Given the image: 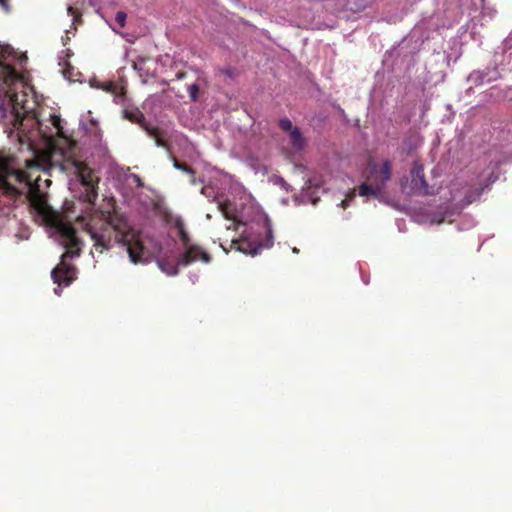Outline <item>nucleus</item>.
<instances>
[{"label": "nucleus", "mask_w": 512, "mask_h": 512, "mask_svg": "<svg viewBox=\"0 0 512 512\" xmlns=\"http://www.w3.org/2000/svg\"><path fill=\"white\" fill-rule=\"evenodd\" d=\"M16 236L19 237L21 240H28L30 237V234L28 231H24L23 233L18 234Z\"/></svg>", "instance_id": "nucleus-21"}, {"label": "nucleus", "mask_w": 512, "mask_h": 512, "mask_svg": "<svg viewBox=\"0 0 512 512\" xmlns=\"http://www.w3.org/2000/svg\"><path fill=\"white\" fill-rule=\"evenodd\" d=\"M97 88H100V89H103L107 92H111L113 93L114 92V89H115V86L112 82H107V83H104V84H101V85H97Z\"/></svg>", "instance_id": "nucleus-17"}, {"label": "nucleus", "mask_w": 512, "mask_h": 512, "mask_svg": "<svg viewBox=\"0 0 512 512\" xmlns=\"http://www.w3.org/2000/svg\"><path fill=\"white\" fill-rule=\"evenodd\" d=\"M25 162H26L29 166H31V167L35 166V167H37V168H41V169H43V170H46V168H44V167H42V166H41V164H40V161H39V160H36V161L30 162V163H29L27 160H25Z\"/></svg>", "instance_id": "nucleus-20"}, {"label": "nucleus", "mask_w": 512, "mask_h": 512, "mask_svg": "<svg viewBox=\"0 0 512 512\" xmlns=\"http://www.w3.org/2000/svg\"><path fill=\"white\" fill-rule=\"evenodd\" d=\"M176 76L178 79H182L184 77V75L182 73H178Z\"/></svg>", "instance_id": "nucleus-26"}, {"label": "nucleus", "mask_w": 512, "mask_h": 512, "mask_svg": "<svg viewBox=\"0 0 512 512\" xmlns=\"http://www.w3.org/2000/svg\"><path fill=\"white\" fill-rule=\"evenodd\" d=\"M31 186L30 175L20 169L17 158L11 154L0 153V226L12 210L16 196L21 193L16 184Z\"/></svg>", "instance_id": "nucleus-3"}, {"label": "nucleus", "mask_w": 512, "mask_h": 512, "mask_svg": "<svg viewBox=\"0 0 512 512\" xmlns=\"http://www.w3.org/2000/svg\"><path fill=\"white\" fill-rule=\"evenodd\" d=\"M432 20H433V19L431 18V19H430L429 21H427V22H426V21H421L420 23H418V24L414 27V29H413L414 33H417V32H419V31H421V30L426 26V24H427V25H430V22H431Z\"/></svg>", "instance_id": "nucleus-18"}, {"label": "nucleus", "mask_w": 512, "mask_h": 512, "mask_svg": "<svg viewBox=\"0 0 512 512\" xmlns=\"http://www.w3.org/2000/svg\"><path fill=\"white\" fill-rule=\"evenodd\" d=\"M187 91L189 93L191 100L196 101L198 97L199 86L195 83L191 84L188 86Z\"/></svg>", "instance_id": "nucleus-14"}, {"label": "nucleus", "mask_w": 512, "mask_h": 512, "mask_svg": "<svg viewBox=\"0 0 512 512\" xmlns=\"http://www.w3.org/2000/svg\"><path fill=\"white\" fill-rule=\"evenodd\" d=\"M486 76H487V74L485 72L480 71V70H475L468 75L467 81L471 82L475 86H480V85L484 84L485 82L490 81V80H486Z\"/></svg>", "instance_id": "nucleus-11"}, {"label": "nucleus", "mask_w": 512, "mask_h": 512, "mask_svg": "<svg viewBox=\"0 0 512 512\" xmlns=\"http://www.w3.org/2000/svg\"><path fill=\"white\" fill-rule=\"evenodd\" d=\"M15 53L9 45L0 46V122L26 136L28 141L42 140L47 153L48 169L58 168L80 184L84 192L79 196L87 202V207H93L97 197L91 170L81 161L74 158L72 142L62 126V119L56 114H50L47 123L39 119L34 108L30 105L28 95L22 91L23 83L12 67Z\"/></svg>", "instance_id": "nucleus-1"}, {"label": "nucleus", "mask_w": 512, "mask_h": 512, "mask_svg": "<svg viewBox=\"0 0 512 512\" xmlns=\"http://www.w3.org/2000/svg\"><path fill=\"white\" fill-rule=\"evenodd\" d=\"M9 2L10 0H0V6L6 13L11 11Z\"/></svg>", "instance_id": "nucleus-19"}, {"label": "nucleus", "mask_w": 512, "mask_h": 512, "mask_svg": "<svg viewBox=\"0 0 512 512\" xmlns=\"http://www.w3.org/2000/svg\"><path fill=\"white\" fill-rule=\"evenodd\" d=\"M189 278L191 282L194 284L198 281V275L197 274H189Z\"/></svg>", "instance_id": "nucleus-23"}, {"label": "nucleus", "mask_w": 512, "mask_h": 512, "mask_svg": "<svg viewBox=\"0 0 512 512\" xmlns=\"http://www.w3.org/2000/svg\"><path fill=\"white\" fill-rule=\"evenodd\" d=\"M282 187H284L285 189H288V184L284 181L283 178H279L278 181H277Z\"/></svg>", "instance_id": "nucleus-22"}, {"label": "nucleus", "mask_w": 512, "mask_h": 512, "mask_svg": "<svg viewBox=\"0 0 512 512\" xmlns=\"http://www.w3.org/2000/svg\"><path fill=\"white\" fill-rule=\"evenodd\" d=\"M443 221V217L439 218L438 220H432V223H441Z\"/></svg>", "instance_id": "nucleus-25"}, {"label": "nucleus", "mask_w": 512, "mask_h": 512, "mask_svg": "<svg viewBox=\"0 0 512 512\" xmlns=\"http://www.w3.org/2000/svg\"><path fill=\"white\" fill-rule=\"evenodd\" d=\"M201 193L213 201H217L218 208L225 218L245 227L241 237L232 241V247L237 251L256 256L261 250L273 246L274 236L268 215L252 203L244 191L231 194L224 201L218 199L210 186H204Z\"/></svg>", "instance_id": "nucleus-2"}, {"label": "nucleus", "mask_w": 512, "mask_h": 512, "mask_svg": "<svg viewBox=\"0 0 512 512\" xmlns=\"http://www.w3.org/2000/svg\"><path fill=\"white\" fill-rule=\"evenodd\" d=\"M288 135L291 145L295 150L300 151L304 149L306 142L298 127L293 129L290 133H288Z\"/></svg>", "instance_id": "nucleus-9"}, {"label": "nucleus", "mask_w": 512, "mask_h": 512, "mask_svg": "<svg viewBox=\"0 0 512 512\" xmlns=\"http://www.w3.org/2000/svg\"><path fill=\"white\" fill-rule=\"evenodd\" d=\"M174 167L178 170H182L188 174H193V170L191 167L185 165V164H182L180 162H178L176 159H174Z\"/></svg>", "instance_id": "nucleus-16"}, {"label": "nucleus", "mask_w": 512, "mask_h": 512, "mask_svg": "<svg viewBox=\"0 0 512 512\" xmlns=\"http://www.w3.org/2000/svg\"><path fill=\"white\" fill-rule=\"evenodd\" d=\"M411 185L409 193L414 195H430L431 188L425 180L424 168L419 163H414L411 169Z\"/></svg>", "instance_id": "nucleus-6"}, {"label": "nucleus", "mask_w": 512, "mask_h": 512, "mask_svg": "<svg viewBox=\"0 0 512 512\" xmlns=\"http://www.w3.org/2000/svg\"><path fill=\"white\" fill-rule=\"evenodd\" d=\"M126 183L133 187L142 188L144 186L141 178L137 174H129L126 176Z\"/></svg>", "instance_id": "nucleus-12"}, {"label": "nucleus", "mask_w": 512, "mask_h": 512, "mask_svg": "<svg viewBox=\"0 0 512 512\" xmlns=\"http://www.w3.org/2000/svg\"><path fill=\"white\" fill-rule=\"evenodd\" d=\"M79 125L88 135L97 139L100 137V128L98 121L91 117V111H87L85 115H82Z\"/></svg>", "instance_id": "nucleus-7"}, {"label": "nucleus", "mask_w": 512, "mask_h": 512, "mask_svg": "<svg viewBox=\"0 0 512 512\" xmlns=\"http://www.w3.org/2000/svg\"><path fill=\"white\" fill-rule=\"evenodd\" d=\"M370 168V183H363L359 186V195L362 197L372 196L379 200L384 198V190L391 180V163L385 160L381 165L371 162Z\"/></svg>", "instance_id": "nucleus-5"}, {"label": "nucleus", "mask_w": 512, "mask_h": 512, "mask_svg": "<svg viewBox=\"0 0 512 512\" xmlns=\"http://www.w3.org/2000/svg\"><path fill=\"white\" fill-rule=\"evenodd\" d=\"M318 187H312L310 184L302 188L301 193L294 198L296 204H315L318 199Z\"/></svg>", "instance_id": "nucleus-8"}, {"label": "nucleus", "mask_w": 512, "mask_h": 512, "mask_svg": "<svg viewBox=\"0 0 512 512\" xmlns=\"http://www.w3.org/2000/svg\"><path fill=\"white\" fill-rule=\"evenodd\" d=\"M279 125L287 133H290L293 129L296 128L288 118L280 119Z\"/></svg>", "instance_id": "nucleus-13"}, {"label": "nucleus", "mask_w": 512, "mask_h": 512, "mask_svg": "<svg viewBox=\"0 0 512 512\" xmlns=\"http://www.w3.org/2000/svg\"><path fill=\"white\" fill-rule=\"evenodd\" d=\"M51 229L53 235L64 247L76 248V250H67L63 253L60 264L51 271V278L53 282L58 284V286L54 288V293L57 296H60L62 293L60 285L63 283L65 286H68L76 279V268L73 265L66 263L64 259L66 257L72 258L79 256L80 249L78 248V245L80 240L77 237L76 230L69 222L54 219L51 221Z\"/></svg>", "instance_id": "nucleus-4"}, {"label": "nucleus", "mask_w": 512, "mask_h": 512, "mask_svg": "<svg viewBox=\"0 0 512 512\" xmlns=\"http://www.w3.org/2000/svg\"><path fill=\"white\" fill-rule=\"evenodd\" d=\"M468 221H469V223H470V226H474V225H475V223H474V220H473V219H469Z\"/></svg>", "instance_id": "nucleus-27"}, {"label": "nucleus", "mask_w": 512, "mask_h": 512, "mask_svg": "<svg viewBox=\"0 0 512 512\" xmlns=\"http://www.w3.org/2000/svg\"><path fill=\"white\" fill-rule=\"evenodd\" d=\"M115 20L123 28L126 25L127 14L124 11H118L115 15Z\"/></svg>", "instance_id": "nucleus-15"}, {"label": "nucleus", "mask_w": 512, "mask_h": 512, "mask_svg": "<svg viewBox=\"0 0 512 512\" xmlns=\"http://www.w3.org/2000/svg\"><path fill=\"white\" fill-rule=\"evenodd\" d=\"M292 252H293V253H298V249L294 247V248L292 249Z\"/></svg>", "instance_id": "nucleus-28"}, {"label": "nucleus", "mask_w": 512, "mask_h": 512, "mask_svg": "<svg viewBox=\"0 0 512 512\" xmlns=\"http://www.w3.org/2000/svg\"><path fill=\"white\" fill-rule=\"evenodd\" d=\"M68 14H73V8L71 6L67 7Z\"/></svg>", "instance_id": "nucleus-24"}, {"label": "nucleus", "mask_w": 512, "mask_h": 512, "mask_svg": "<svg viewBox=\"0 0 512 512\" xmlns=\"http://www.w3.org/2000/svg\"><path fill=\"white\" fill-rule=\"evenodd\" d=\"M143 128L145 129V131L151 138L155 139V144L158 147L165 146V144L162 140V133L158 128H156L150 124H147V123L143 124Z\"/></svg>", "instance_id": "nucleus-10"}]
</instances>
